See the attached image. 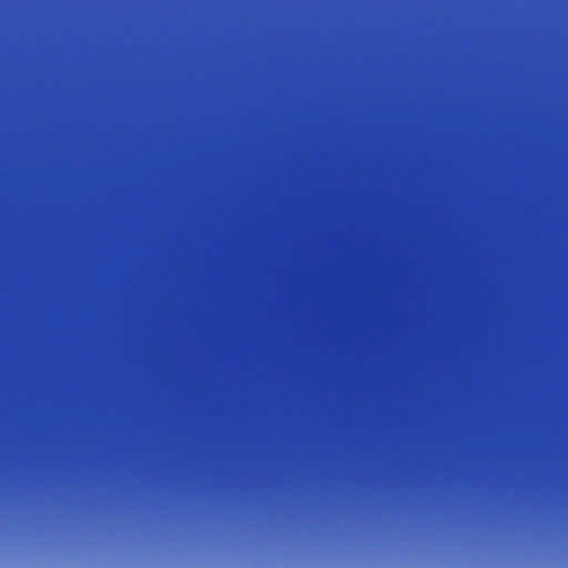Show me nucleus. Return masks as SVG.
Segmentation results:
<instances>
[{"instance_id":"obj_1","label":"nucleus","mask_w":568,"mask_h":568,"mask_svg":"<svg viewBox=\"0 0 568 568\" xmlns=\"http://www.w3.org/2000/svg\"><path fill=\"white\" fill-rule=\"evenodd\" d=\"M242 8L241 171H240V424L241 446H248V38Z\"/></svg>"}]
</instances>
